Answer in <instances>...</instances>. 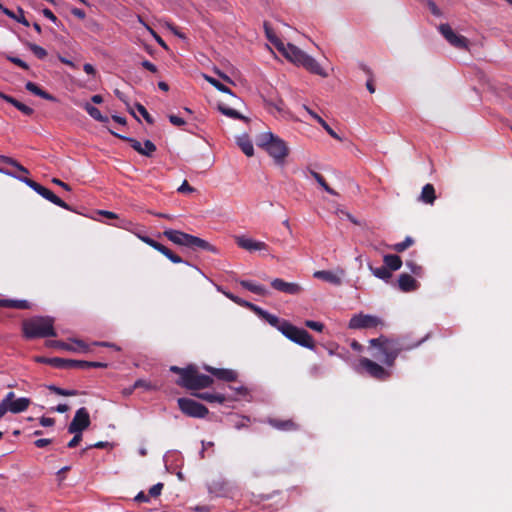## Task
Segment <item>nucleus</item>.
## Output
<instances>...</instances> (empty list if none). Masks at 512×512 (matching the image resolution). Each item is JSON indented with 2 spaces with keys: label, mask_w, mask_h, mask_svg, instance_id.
Masks as SVG:
<instances>
[{
  "label": "nucleus",
  "mask_w": 512,
  "mask_h": 512,
  "mask_svg": "<svg viewBox=\"0 0 512 512\" xmlns=\"http://www.w3.org/2000/svg\"><path fill=\"white\" fill-rule=\"evenodd\" d=\"M292 60L291 62L294 63L297 66H302L306 70H308L310 73L319 75L321 77H327L328 74L325 72V70L320 66V64L311 56H309L307 53L302 51L298 47H290Z\"/></svg>",
  "instance_id": "39448f33"
},
{
  "label": "nucleus",
  "mask_w": 512,
  "mask_h": 512,
  "mask_svg": "<svg viewBox=\"0 0 512 512\" xmlns=\"http://www.w3.org/2000/svg\"><path fill=\"white\" fill-rule=\"evenodd\" d=\"M310 174L318 182V184L321 187H323V189L326 192H328L331 195H338V193L327 184L326 180L324 179V177L320 173H318L316 171H313V170H310Z\"/></svg>",
  "instance_id": "ea45409f"
},
{
  "label": "nucleus",
  "mask_w": 512,
  "mask_h": 512,
  "mask_svg": "<svg viewBox=\"0 0 512 512\" xmlns=\"http://www.w3.org/2000/svg\"><path fill=\"white\" fill-rule=\"evenodd\" d=\"M257 145L273 157L277 165H283L285 163L286 157L289 155L290 151L286 142L272 132L262 134L258 139Z\"/></svg>",
  "instance_id": "7ed1b4c3"
},
{
  "label": "nucleus",
  "mask_w": 512,
  "mask_h": 512,
  "mask_svg": "<svg viewBox=\"0 0 512 512\" xmlns=\"http://www.w3.org/2000/svg\"><path fill=\"white\" fill-rule=\"evenodd\" d=\"M425 338L415 342L414 344H406L403 338H389L380 335L378 338L369 340L370 348H377L379 353L384 356L383 359L378 354H373L374 358L380 359L386 366L393 367L399 354L404 350H410L419 346Z\"/></svg>",
  "instance_id": "f257e3e1"
},
{
  "label": "nucleus",
  "mask_w": 512,
  "mask_h": 512,
  "mask_svg": "<svg viewBox=\"0 0 512 512\" xmlns=\"http://www.w3.org/2000/svg\"><path fill=\"white\" fill-rule=\"evenodd\" d=\"M427 6L434 16L440 17L442 15V11L438 8L434 1L427 0Z\"/></svg>",
  "instance_id": "0e129e2a"
},
{
  "label": "nucleus",
  "mask_w": 512,
  "mask_h": 512,
  "mask_svg": "<svg viewBox=\"0 0 512 512\" xmlns=\"http://www.w3.org/2000/svg\"><path fill=\"white\" fill-rule=\"evenodd\" d=\"M369 269L375 277L382 279L387 283L391 281L393 276L392 272L385 265L381 267H373L371 264H369Z\"/></svg>",
  "instance_id": "7c9ffc66"
},
{
  "label": "nucleus",
  "mask_w": 512,
  "mask_h": 512,
  "mask_svg": "<svg viewBox=\"0 0 512 512\" xmlns=\"http://www.w3.org/2000/svg\"><path fill=\"white\" fill-rule=\"evenodd\" d=\"M406 266L410 269V271L412 272V274H414L415 276H422L423 274V268L416 264L414 261L412 260H408L406 261Z\"/></svg>",
  "instance_id": "8fccbe9b"
},
{
  "label": "nucleus",
  "mask_w": 512,
  "mask_h": 512,
  "mask_svg": "<svg viewBox=\"0 0 512 512\" xmlns=\"http://www.w3.org/2000/svg\"><path fill=\"white\" fill-rule=\"evenodd\" d=\"M193 396L201 399V400H204L208 403H213V399H214V393H209V392H194L192 393Z\"/></svg>",
  "instance_id": "13d9d810"
},
{
  "label": "nucleus",
  "mask_w": 512,
  "mask_h": 512,
  "mask_svg": "<svg viewBox=\"0 0 512 512\" xmlns=\"http://www.w3.org/2000/svg\"><path fill=\"white\" fill-rule=\"evenodd\" d=\"M54 322V318L50 316H33L25 319L21 323L22 336L26 340L56 337Z\"/></svg>",
  "instance_id": "f03ea898"
},
{
  "label": "nucleus",
  "mask_w": 512,
  "mask_h": 512,
  "mask_svg": "<svg viewBox=\"0 0 512 512\" xmlns=\"http://www.w3.org/2000/svg\"><path fill=\"white\" fill-rule=\"evenodd\" d=\"M263 27H264V31H265V36L270 43L274 42V39H278L273 28L270 26V24L267 21H265L263 23Z\"/></svg>",
  "instance_id": "5fc2aeb1"
},
{
  "label": "nucleus",
  "mask_w": 512,
  "mask_h": 512,
  "mask_svg": "<svg viewBox=\"0 0 512 512\" xmlns=\"http://www.w3.org/2000/svg\"><path fill=\"white\" fill-rule=\"evenodd\" d=\"M280 332L286 338L300 346L311 350L315 349V341L312 335L305 329L294 326L289 321L283 323L282 327L280 328Z\"/></svg>",
  "instance_id": "20e7f679"
},
{
  "label": "nucleus",
  "mask_w": 512,
  "mask_h": 512,
  "mask_svg": "<svg viewBox=\"0 0 512 512\" xmlns=\"http://www.w3.org/2000/svg\"><path fill=\"white\" fill-rule=\"evenodd\" d=\"M228 483L225 481H215L210 486V492L217 493L218 495H225L228 491Z\"/></svg>",
  "instance_id": "a18cd8bd"
},
{
  "label": "nucleus",
  "mask_w": 512,
  "mask_h": 512,
  "mask_svg": "<svg viewBox=\"0 0 512 512\" xmlns=\"http://www.w3.org/2000/svg\"><path fill=\"white\" fill-rule=\"evenodd\" d=\"M243 307L248 308L252 312H254L256 315H258L261 319L263 318V314H265L266 310L262 309L261 307L251 303V302H244Z\"/></svg>",
  "instance_id": "603ef678"
},
{
  "label": "nucleus",
  "mask_w": 512,
  "mask_h": 512,
  "mask_svg": "<svg viewBox=\"0 0 512 512\" xmlns=\"http://www.w3.org/2000/svg\"><path fill=\"white\" fill-rule=\"evenodd\" d=\"M2 99H3L4 101H6L7 103H9V104L13 105L16 109H18V107H19V106H20V104L22 103V102H20L19 100H17L16 98H14V97H12V96H10V95H7V94H5V93L3 94Z\"/></svg>",
  "instance_id": "774afa93"
},
{
  "label": "nucleus",
  "mask_w": 512,
  "mask_h": 512,
  "mask_svg": "<svg viewBox=\"0 0 512 512\" xmlns=\"http://www.w3.org/2000/svg\"><path fill=\"white\" fill-rule=\"evenodd\" d=\"M83 108L94 120L102 123L109 122V118L107 116H103L100 110L89 102L84 103Z\"/></svg>",
  "instance_id": "2f4dec72"
},
{
  "label": "nucleus",
  "mask_w": 512,
  "mask_h": 512,
  "mask_svg": "<svg viewBox=\"0 0 512 512\" xmlns=\"http://www.w3.org/2000/svg\"><path fill=\"white\" fill-rule=\"evenodd\" d=\"M0 10L6 16H8L11 19L16 20L17 22L21 23L22 25L27 26V27L30 26L29 21L24 16V10L20 6L17 7L18 14L14 13L12 10L4 7L1 3H0Z\"/></svg>",
  "instance_id": "5701e85b"
},
{
  "label": "nucleus",
  "mask_w": 512,
  "mask_h": 512,
  "mask_svg": "<svg viewBox=\"0 0 512 512\" xmlns=\"http://www.w3.org/2000/svg\"><path fill=\"white\" fill-rule=\"evenodd\" d=\"M314 277L332 283L334 285L341 284V278L335 275L333 272L328 270L316 271Z\"/></svg>",
  "instance_id": "473e14b6"
},
{
  "label": "nucleus",
  "mask_w": 512,
  "mask_h": 512,
  "mask_svg": "<svg viewBox=\"0 0 512 512\" xmlns=\"http://www.w3.org/2000/svg\"><path fill=\"white\" fill-rule=\"evenodd\" d=\"M162 235L166 237L168 240L173 242L176 245L185 246L189 237L188 233L182 232L180 230L167 229Z\"/></svg>",
  "instance_id": "aec40b11"
},
{
  "label": "nucleus",
  "mask_w": 512,
  "mask_h": 512,
  "mask_svg": "<svg viewBox=\"0 0 512 512\" xmlns=\"http://www.w3.org/2000/svg\"><path fill=\"white\" fill-rule=\"evenodd\" d=\"M235 241L240 248L248 251L266 250L268 248L265 242L256 241L245 236H236Z\"/></svg>",
  "instance_id": "f3484780"
},
{
  "label": "nucleus",
  "mask_w": 512,
  "mask_h": 512,
  "mask_svg": "<svg viewBox=\"0 0 512 512\" xmlns=\"http://www.w3.org/2000/svg\"><path fill=\"white\" fill-rule=\"evenodd\" d=\"M192 367H193V364H189L184 368H181L178 366L170 367L171 372L179 375V378L175 381L176 385L184 388V386L188 380V377L190 376V373L192 372V370H191Z\"/></svg>",
  "instance_id": "412c9836"
},
{
  "label": "nucleus",
  "mask_w": 512,
  "mask_h": 512,
  "mask_svg": "<svg viewBox=\"0 0 512 512\" xmlns=\"http://www.w3.org/2000/svg\"><path fill=\"white\" fill-rule=\"evenodd\" d=\"M57 368H107L108 364L97 361H86V360H76V359H65L57 357Z\"/></svg>",
  "instance_id": "9d476101"
},
{
  "label": "nucleus",
  "mask_w": 512,
  "mask_h": 512,
  "mask_svg": "<svg viewBox=\"0 0 512 512\" xmlns=\"http://www.w3.org/2000/svg\"><path fill=\"white\" fill-rule=\"evenodd\" d=\"M135 108L143 116V118L145 119V121L148 124H150V125L154 124V119L152 118V116L148 113L147 109L142 104L136 103Z\"/></svg>",
  "instance_id": "09e8293b"
},
{
  "label": "nucleus",
  "mask_w": 512,
  "mask_h": 512,
  "mask_svg": "<svg viewBox=\"0 0 512 512\" xmlns=\"http://www.w3.org/2000/svg\"><path fill=\"white\" fill-rule=\"evenodd\" d=\"M0 307L14 309H30L31 303L27 300L0 299Z\"/></svg>",
  "instance_id": "c85d7f7f"
},
{
  "label": "nucleus",
  "mask_w": 512,
  "mask_h": 512,
  "mask_svg": "<svg viewBox=\"0 0 512 512\" xmlns=\"http://www.w3.org/2000/svg\"><path fill=\"white\" fill-rule=\"evenodd\" d=\"M168 118H169L170 123L175 126H183L186 124L185 120L177 115L171 114L168 116Z\"/></svg>",
  "instance_id": "69168bd1"
},
{
  "label": "nucleus",
  "mask_w": 512,
  "mask_h": 512,
  "mask_svg": "<svg viewBox=\"0 0 512 512\" xmlns=\"http://www.w3.org/2000/svg\"><path fill=\"white\" fill-rule=\"evenodd\" d=\"M268 422L271 426L279 430H297L299 428V425L291 419L280 420L276 418H269Z\"/></svg>",
  "instance_id": "b1692460"
},
{
  "label": "nucleus",
  "mask_w": 512,
  "mask_h": 512,
  "mask_svg": "<svg viewBox=\"0 0 512 512\" xmlns=\"http://www.w3.org/2000/svg\"><path fill=\"white\" fill-rule=\"evenodd\" d=\"M74 437L68 442L67 447L68 448H75L79 445V443L82 440V433L81 432H74Z\"/></svg>",
  "instance_id": "e2e57ef3"
},
{
  "label": "nucleus",
  "mask_w": 512,
  "mask_h": 512,
  "mask_svg": "<svg viewBox=\"0 0 512 512\" xmlns=\"http://www.w3.org/2000/svg\"><path fill=\"white\" fill-rule=\"evenodd\" d=\"M205 79L211 84L213 85L217 90L223 92V93H227V94H230L232 96H235L234 93L232 92V90L224 85L223 83H221L219 80L211 77V76H207V75H204Z\"/></svg>",
  "instance_id": "79ce46f5"
},
{
  "label": "nucleus",
  "mask_w": 512,
  "mask_h": 512,
  "mask_svg": "<svg viewBox=\"0 0 512 512\" xmlns=\"http://www.w3.org/2000/svg\"><path fill=\"white\" fill-rule=\"evenodd\" d=\"M384 265L391 271H397L401 268L403 262L397 254H386L383 257Z\"/></svg>",
  "instance_id": "a878e982"
},
{
  "label": "nucleus",
  "mask_w": 512,
  "mask_h": 512,
  "mask_svg": "<svg viewBox=\"0 0 512 512\" xmlns=\"http://www.w3.org/2000/svg\"><path fill=\"white\" fill-rule=\"evenodd\" d=\"M113 443H110V442H104V441H100V442H97L95 444H92L88 447H86L85 449H83L81 451V454L85 453L87 450L89 449H92V448H98V449H112L113 448Z\"/></svg>",
  "instance_id": "864d4df0"
},
{
  "label": "nucleus",
  "mask_w": 512,
  "mask_h": 512,
  "mask_svg": "<svg viewBox=\"0 0 512 512\" xmlns=\"http://www.w3.org/2000/svg\"><path fill=\"white\" fill-rule=\"evenodd\" d=\"M436 199L435 188L432 184H426L422 188V192L418 198L419 201L425 204H433Z\"/></svg>",
  "instance_id": "cd10ccee"
},
{
  "label": "nucleus",
  "mask_w": 512,
  "mask_h": 512,
  "mask_svg": "<svg viewBox=\"0 0 512 512\" xmlns=\"http://www.w3.org/2000/svg\"><path fill=\"white\" fill-rule=\"evenodd\" d=\"M30 403L31 401L28 398H18L9 405V411L15 414L23 412L29 407Z\"/></svg>",
  "instance_id": "f704fd0d"
},
{
  "label": "nucleus",
  "mask_w": 512,
  "mask_h": 512,
  "mask_svg": "<svg viewBox=\"0 0 512 512\" xmlns=\"http://www.w3.org/2000/svg\"><path fill=\"white\" fill-rule=\"evenodd\" d=\"M186 247L192 250L202 249L210 251L212 253H218V249L214 245L210 244L208 241L202 238H199L191 234H189Z\"/></svg>",
  "instance_id": "a211bd4d"
},
{
  "label": "nucleus",
  "mask_w": 512,
  "mask_h": 512,
  "mask_svg": "<svg viewBox=\"0 0 512 512\" xmlns=\"http://www.w3.org/2000/svg\"><path fill=\"white\" fill-rule=\"evenodd\" d=\"M239 283L244 289L257 295L264 296L267 294V290L263 286L256 285L248 280H241Z\"/></svg>",
  "instance_id": "c9c22d12"
},
{
  "label": "nucleus",
  "mask_w": 512,
  "mask_h": 512,
  "mask_svg": "<svg viewBox=\"0 0 512 512\" xmlns=\"http://www.w3.org/2000/svg\"><path fill=\"white\" fill-rule=\"evenodd\" d=\"M391 283L394 286H397L398 289L402 292L416 291L420 286V283L408 273L400 274L397 282L396 283L391 282Z\"/></svg>",
  "instance_id": "2eb2a0df"
},
{
  "label": "nucleus",
  "mask_w": 512,
  "mask_h": 512,
  "mask_svg": "<svg viewBox=\"0 0 512 512\" xmlns=\"http://www.w3.org/2000/svg\"><path fill=\"white\" fill-rule=\"evenodd\" d=\"M384 321L378 316L359 313L354 315L348 324L349 329H373L384 326Z\"/></svg>",
  "instance_id": "6e6552de"
},
{
  "label": "nucleus",
  "mask_w": 512,
  "mask_h": 512,
  "mask_svg": "<svg viewBox=\"0 0 512 512\" xmlns=\"http://www.w3.org/2000/svg\"><path fill=\"white\" fill-rule=\"evenodd\" d=\"M177 404L180 411L188 417L205 418L209 414V410L205 405L191 398H179Z\"/></svg>",
  "instance_id": "423d86ee"
},
{
  "label": "nucleus",
  "mask_w": 512,
  "mask_h": 512,
  "mask_svg": "<svg viewBox=\"0 0 512 512\" xmlns=\"http://www.w3.org/2000/svg\"><path fill=\"white\" fill-rule=\"evenodd\" d=\"M71 341L76 345H72L66 343L62 340H46L45 345L49 348L62 349L69 352H84L87 353L90 351L89 346L81 339H71Z\"/></svg>",
  "instance_id": "f8f14e48"
},
{
  "label": "nucleus",
  "mask_w": 512,
  "mask_h": 512,
  "mask_svg": "<svg viewBox=\"0 0 512 512\" xmlns=\"http://www.w3.org/2000/svg\"><path fill=\"white\" fill-rule=\"evenodd\" d=\"M236 142L246 156L252 157L254 155V147L247 134L238 137Z\"/></svg>",
  "instance_id": "bb28decb"
},
{
  "label": "nucleus",
  "mask_w": 512,
  "mask_h": 512,
  "mask_svg": "<svg viewBox=\"0 0 512 512\" xmlns=\"http://www.w3.org/2000/svg\"><path fill=\"white\" fill-rule=\"evenodd\" d=\"M271 286L280 292L290 294V295H298L303 291V288L297 283H289L280 278H276L271 282Z\"/></svg>",
  "instance_id": "dca6fc26"
},
{
  "label": "nucleus",
  "mask_w": 512,
  "mask_h": 512,
  "mask_svg": "<svg viewBox=\"0 0 512 512\" xmlns=\"http://www.w3.org/2000/svg\"><path fill=\"white\" fill-rule=\"evenodd\" d=\"M263 320L268 322L271 326L277 328L280 331V328L282 327L283 323L288 322L287 320H281L277 316L270 314L269 312H265L263 314Z\"/></svg>",
  "instance_id": "37998d69"
},
{
  "label": "nucleus",
  "mask_w": 512,
  "mask_h": 512,
  "mask_svg": "<svg viewBox=\"0 0 512 512\" xmlns=\"http://www.w3.org/2000/svg\"><path fill=\"white\" fill-rule=\"evenodd\" d=\"M109 131H110V133H111L112 135H114L115 137H117V138H119V139H121V140H123V141H125V142L129 143V144H130V146H131V147H132L136 152H138L139 154H142V148H143V147H142L141 143H140L138 140H136V139H134V138H131V137H127V136H123V135L117 134V133H115V132H114V131H112V130H109Z\"/></svg>",
  "instance_id": "58836bf2"
},
{
  "label": "nucleus",
  "mask_w": 512,
  "mask_h": 512,
  "mask_svg": "<svg viewBox=\"0 0 512 512\" xmlns=\"http://www.w3.org/2000/svg\"><path fill=\"white\" fill-rule=\"evenodd\" d=\"M133 388H144L146 390L155 389V387L150 382H147L146 380L143 379H138L137 381H135V383L133 384Z\"/></svg>",
  "instance_id": "bf43d9fd"
},
{
  "label": "nucleus",
  "mask_w": 512,
  "mask_h": 512,
  "mask_svg": "<svg viewBox=\"0 0 512 512\" xmlns=\"http://www.w3.org/2000/svg\"><path fill=\"white\" fill-rule=\"evenodd\" d=\"M8 61H10L11 63L17 65L18 67L24 69V70H29L30 67L29 65L24 62L23 60H21L20 58L18 57H15V56H12L10 54H6V53H3L2 54Z\"/></svg>",
  "instance_id": "49530a36"
},
{
  "label": "nucleus",
  "mask_w": 512,
  "mask_h": 512,
  "mask_svg": "<svg viewBox=\"0 0 512 512\" xmlns=\"http://www.w3.org/2000/svg\"><path fill=\"white\" fill-rule=\"evenodd\" d=\"M362 370H364L370 377L378 380H386L390 377V372L388 370L366 357H362L359 360L357 371L361 372Z\"/></svg>",
  "instance_id": "1a4fd4ad"
},
{
  "label": "nucleus",
  "mask_w": 512,
  "mask_h": 512,
  "mask_svg": "<svg viewBox=\"0 0 512 512\" xmlns=\"http://www.w3.org/2000/svg\"><path fill=\"white\" fill-rule=\"evenodd\" d=\"M91 424L90 415L85 407L79 408L72 421L68 425V432H81L83 433Z\"/></svg>",
  "instance_id": "9b49d317"
},
{
  "label": "nucleus",
  "mask_w": 512,
  "mask_h": 512,
  "mask_svg": "<svg viewBox=\"0 0 512 512\" xmlns=\"http://www.w3.org/2000/svg\"><path fill=\"white\" fill-rule=\"evenodd\" d=\"M163 255H165L171 262L173 263H182L185 262L179 255L174 253L169 248H165V250L162 252Z\"/></svg>",
  "instance_id": "3c124183"
},
{
  "label": "nucleus",
  "mask_w": 512,
  "mask_h": 512,
  "mask_svg": "<svg viewBox=\"0 0 512 512\" xmlns=\"http://www.w3.org/2000/svg\"><path fill=\"white\" fill-rule=\"evenodd\" d=\"M217 110L220 113H222L223 115L227 116V117H230V118H233V119H237V120H241V121H244L246 123L250 122V119L248 117L242 115L241 113H239L235 109L227 107L223 103H218Z\"/></svg>",
  "instance_id": "393cba45"
},
{
  "label": "nucleus",
  "mask_w": 512,
  "mask_h": 512,
  "mask_svg": "<svg viewBox=\"0 0 512 512\" xmlns=\"http://www.w3.org/2000/svg\"><path fill=\"white\" fill-rule=\"evenodd\" d=\"M2 99H3L4 101H6L7 103H9V104L13 105L16 109H18V107H19V106H20V104L22 103V102H20L19 100H17L16 98H14V97H12V96H10V95H7V94H5V93L3 94Z\"/></svg>",
  "instance_id": "338daca9"
},
{
  "label": "nucleus",
  "mask_w": 512,
  "mask_h": 512,
  "mask_svg": "<svg viewBox=\"0 0 512 512\" xmlns=\"http://www.w3.org/2000/svg\"><path fill=\"white\" fill-rule=\"evenodd\" d=\"M0 172L6 173L7 175H10V176H13V177L19 179L20 181L25 183L27 186L32 188L36 193L38 192V190L41 186V184H39L38 182H36L28 177L16 176L14 173H12L8 170H4V169L0 168Z\"/></svg>",
  "instance_id": "4c0bfd02"
},
{
  "label": "nucleus",
  "mask_w": 512,
  "mask_h": 512,
  "mask_svg": "<svg viewBox=\"0 0 512 512\" xmlns=\"http://www.w3.org/2000/svg\"><path fill=\"white\" fill-rule=\"evenodd\" d=\"M163 487H164L163 483H157V484L153 485L149 489V496L153 497V498L158 497L161 494Z\"/></svg>",
  "instance_id": "680f3d73"
},
{
  "label": "nucleus",
  "mask_w": 512,
  "mask_h": 512,
  "mask_svg": "<svg viewBox=\"0 0 512 512\" xmlns=\"http://www.w3.org/2000/svg\"><path fill=\"white\" fill-rule=\"evenodd\" d=\"M262 99L264 101V104L266 107H274L275 109H277V111L281 112L282 111V105H283V100L282 99H279L277 103H274L273 101L267 99L266 97L262 96Z\"/></svg>",
  "instance_id": "052dcab7"
},
{
  "label": "nucleus",
  "mask_w": 512,
  "mask_h": 512,
  "mask_svg": "<svg viewBox=\"0 0 512 512\" xmlns=\"http://www.w3.org/2000/svg\"><path fill=\"white\" fill-rule=\"evenodd\" d=\"M203 369L221 381L235 382V381H237V378H238V373L235 370L225 369V368H215V367H212V366L206 365V364L203 365Z\"/></svg>",
  "instance_id": "4468645a"
},
{
  "label": "nucleus",
  "mask_w": 512,
  "mask_h": 512,
  "mask_svg": "<svg viewBox=\"0 0 512 512\" xmlns=\"http://www.w3.org/2000/svg\"><path fill=\"white\" fill-rule=\"evenodd\" d=\"M414 244V240L411 237H406L403 242L388 246L390 249L394 250L397 253H401L408 249L410 246Z\"/></svg>",
  "instance_id": "c03bdc74"
},
{
  "label": "nucleus",
  "mask_w": 512,
  "mask_h": 512,
  "mask_svg": "<svg viewBox=\"0 0 512 512\" xmlns=\"http://www.w3.org/2000/svg\"><path fill=\"white\" fill-rule=\"evenodd\" d=\"M46 388L57 395L60 396H76L79 394H84L85 392H79L78 390H68L61 387H58L54 384L47 385Z\"/></svg>",
  "instance_id": "e433bc0d"
},
{
  "label": "nucleus",
  "mask_w": 512,
  "mask_h": 512,
  "mask_svg": "<svg viewBox=\"0 0 512 512\" xmlns=\"http://www.w3.org/2000/svg\"><path fill=\"white\" fill-rule=\"evenodd\" d=\"M34 361L37 362V363H41V364L51 365V366L57 368V364L55 362V361H57V357L48 358V357H45V356H35L34 357Z\"/></svg>",
  "instance_id": "6e6d98bb"
},
{
  "label": "nucleus",
  "mask_w": 512,
  "mask_h": 512,
  "mask_svg": "<svg viewBox=\"0 0 512 512\" xmlns=\"http://www.w3.org/2000/svg\"><path fill=\"white\" fill-rule=\"evenodd\" d=\"M271 44H273L275 46V48L287 59L291 62L292 60V55H291V50H290V47H296L295 45L291 44V43H288V44H284L283 41L278 38V39H274V42H271Z\"/></svg>",
  "instance_id": "72a5a7b5"
},
{
  "label": "nucleus",
  "mask_w": 512,
  "mask_h": 512,
  "mask_svg": "<svg viewBox=\"0 0 512 512\" xmlns=\"http://www.w3.org/2000/svg\"><path fill=\"white\" fill-rule=\"evenodd\" d=\"M305 326L309 329L315 330L317 332H322L325 328L324 324L321 322L313 321V320H306L304 322Z\"/></svg>",
  "instance_id": "4d7b16f0"
},
{
  "label": "nucleus",
  "mask_w": 512,
  "mask_h": 512,
  "mask_svg": "<svg viewBox=\"0 0 512 512\" xmlns=\"http://www.w3.org/2000/svg\"><path fill=\"white\" fill-rule=\"evenodd\" d=\"M155 151H156L155 144L150 140H145L141 155L146 156V157H152V155Z\"/></svg>",
  "instance_id": "de8ad7c7"
},
{
  "label": "nucleus",
  "mask_w": 512,
  "mask_h": 512,
  "mask_svg": "<svg viewBox=\"0 0 512 512\" xmlns=\"http://www.w3.org/2000/svg\"><path fill=\"white\" fill-rule=\"evenodd\" d=\"M439 31L452 46L458 49L468 50V39L462 35L456 34L449 24H441Z\"/></svg>",
  "instance_id": "ddd939ff"
},
{
  "label": "nucleus",
  "mask_w": 512,
  "mask_h": 512,
  "mask_svg": "<svg viewBox=\"0 0 512 512\" xmlns=\"http://www.w3.org/2000/svg\"><path fill=\"white\" fill-rule=\"evenodd\" d=\"M39 195H41L43 198H45L46 200L52 202L53 204L61 207V208H64L66 210H69V211H73L75 212V210L70 206L68 205L65 201H63L60 197H58L57 195H55L51 190H49L48 188L44 187V186H40L38 192H37Z\"/></svg>",
  "instance_id": "6ab92c4d"
},
{
  "label": "nucleus",
  "mask_w": 512,
  "mask_h": 512,
  "mask_svg": "<svg viewBox=\"0 0 512 512\" xmlns=\"http://www.w3.org/2000/svg\"><path fill=\"white\" fill-rule=\"evenodd\" d=\"M307 112L324 128V130L334 139L342 141L343 139L328 125V123L322 119L318 114L305 106Z\"/></svg>",
  "instance_id": "c756f323"
},
{
  "label": "nucleus",
  "mask_w": 512,
  "mask_h": 512,
  "mask_svg": "<svg viewBox=\"0 0 512 512\" xmlns=\"http://www.w3.org/2000/svg\"><path fill=\"white\" fill-rule=\"evenodd\" d=\"M192 372L188 377V380L184 388L192 391H199L205 388H209L214 384V379L205 374H201L197 365L193 364Z\"/></svg>",
  "instance_id": "0eeeda50"
},
{
  "label": "nucleus",
  "mask_w": 512,
  "mask_h": 512,
  "mask_svg": "<svg viewBox=\"0 0 512 512\" xmlns=\"http://www.w3.org/2000/svg\"><path fill=\"white\" fill-rule=\"evenodd\" d=\"M23 43L38 59H44L47 56V51L43 47L29 41Z\"/></svg>",
  "instance_id": "a19ab883"
},
{
  "label": "nucleus",
  "mask_w": 512,
  "mask_h": 512,
  "mask_svg": "<svg viewBox=\"0 0 512 512\" xmlns=\"http://www.w3.org/2000/svg\"><path fill=\"white\" fill-rule=\"evenodd\" d=\"M25 88L29 92H31L34 95L39 96V97H41V98H43L45 100H48V101H51V102H57L58 101L57 98L54 95H52V94L48 93L47 91L43 90L42 88H40L34 82H31V81L27 82L25 84Z\"/></svg>",
  "instance_id": "4be33fe9"
}]
</instances>
